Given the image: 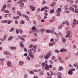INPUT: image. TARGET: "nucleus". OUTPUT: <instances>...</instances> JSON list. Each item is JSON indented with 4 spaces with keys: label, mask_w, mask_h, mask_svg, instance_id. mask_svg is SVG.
Masks as SVG:
<instances>
[{
    "label": "nucleus",
    "mask_w": 78,
    "mask_h": 78,
    "mask_svg": "<svg viewBox=\"0 0 78 78\" xmlns=\"http://www.w3.org/2000/svg\"><path fill=\"white\" fill-rule=\"evenodd\" d=\"M50 56H51V51H49L48 53L47 54L46 56L44 57V59H47L50 57Z\"/></svg>",
    "instance_id": "obj_1"
},
{
    "label": "nucleus",
    "mask_w": 78,
    "mask_h": 78,
    "mask_svg": "<svg viewBox=\"0 0 78 78\" xmlns=\"http://www.w3.org/2000/svg\"><path fill=\"white\" fill-rule=\"evenodd\" d=\"M66 33L67 34L66 36V38L68 37H69V38H72V35H70L69 36V35H70L71 33V32L69 31H66Z\"/></svg>",
    "instance_id": "obj_2"
},
{
    "label": "nucleus",
    "mask_w": 78,
    "mask_h": 78,
    "mask_svg": "<svg viewBox=\"0 0 78 78\" xmlns=\"http://www.w3.org/2000/svg\"><path fill=\"white\" fill-rule=\"evenodd\" d=\"M56 12L58 13L56 15L57 16H60V13L59 12H61V8H58V10H57Z\"/></svg>",
    "instance_id": "obj_3"
},
{
    "label": "nucleus",
    "mask_w": 78,
    "mask_h": 78,
    "mask_svg": "<svg viewBox=\"0 0 78 78\" xmlns=\"http://www.w3.org/2000/svg\"><path fill=\"white\" fill-rule=\"evenodd\" d=\"M75 69H71L70 70H69V71L68 72V74L69 75H72V73H73V71H75Z\"/></svg>",
    "instance_id": "obj_4"
},
{
    "label": "nucleus",
    "mask_w": 78,
    "mask_h": 78,
    "mask_svg": "<svg viewBox=\"0 0 78 78\" xmlns=\"http://www.w3.org/2000/svg\"><path fill=\"white\" fill-rule=\"evenodd\" d=\"M17 14H18L19 16H20V17H22V16H24V14H21V12H20L19 11H17Z\"/></svg>",
    "instance_id": "obj_5"
},
{
    "label": "nucleus",
    "mask_w": 78,
    "mask_h": 78,
    "mask_svg": "<svg viewBox=\"0 0 78 78\" xmlns=\"http://www.w3.org/2000/svg\"><path fill=\"white\" fill-rule=\"evenodd\" d=\"M12 64H11V62L9 61H8L7 63V65L8 67H11V65Z\"/></svg>",
    "instance_id": "obj_6"
},
{
    "label": "nucleus",
    "mask_w": 78,
    "mask_h": 78,
    "mask_svg": "<svg viewBox=\"0 0 78 78\" xmlns=\"http://www.w3.org/2000/svg\"><path fill=\"white\" fill-rule=\"evenodd\" d=\"M45 66H46L45 69L46 70H49V67H48V66L47 65V64H45Z\"/></svg>",
    "instance_id": "obj_7"
},
{
    "label": "nucleus",
    "mask_w": 78,
    "mask_h": 78,
    "mask_svg": "<svg viewBox=\"0 0 78 78\" xmlns=\"http://www.w3.org/2000/svg\"><path fill=\"white\" fill-rule=\"evenodd\" d=\"M58 78H61V73L58 72Z\"/></svg>",
    "instance_id": "obj_8"
},
{
    "label": "nucleus",
    "mask_w": 78,
    "mask_h": 78,
    "mask_svg": "<svg viewBox=\"0 0 78 78\" xmlns=\"http://www.w3.org/2000/svg\"><path fill=\"white\" fill-rule=\"evenodd\" d=\"M63 67H62V66H59V69H58V71H60V72H61V70H63Z\"/></svg>",
    "instance_id": "obj_9"
},
{
    "label": "nucleus",
    "mask_w": 78,
    "mask_h": 78,
    "mask_svg": "<svg viewBox=\"0 0 78 78\" xmlns=\"http://www.w3.org/2000/svg\"><path fill=\"white\" fill-rule=\"evenodd\" d=\"M30 9H31V10L33 11H34V10L35 9V8L34 7H33V6L31 5L30 6Z\"/></svg>",
    "instance_id": "obj_10"
},
{
    "label": "nucleus",
    "mask_w": 78,
    "mask_h": 78,
    "mask_svg": "<svg viewBox=\"0 0 78 78\" xmlns=\"http://www.w3.org/2000/svg\"><path fill=\"white\" fill-rule=\"evenodd\" d=\"M18 37H19V38L20 39H21V40H24V42H25V40L24 39V38H23V37H22L20 36H18Z\"/></svg>",
    "instance_id": "obj_11"
},
{
    "label": "nucleus",
    "mask_w": 78,
    "mask_h": 78,
    "mask_svg": "<svg viewBox=\"0 0 78 78\" xmlns=\"http://www.w3.org/2000/svg\"><path fill=\"white\" fill-rule=\"evenodd\" d=\"M4 54H5V55H11V54H9V52L7 51L4 52Z\"/></svg>",
    "instance_id": "obj_12"
},
{
    "label": "nucleus",
    "mask_w": 78,
    "mask_h": 78,
    "mask_svg": "<svg viewBox=\"0 0 78 78\" xmlns=\"http://www.w3.org/2000/svg\"><path fill=\"white\" fill-rule=\"evenodd\" d=\"M29 56H30V57L31 58H34V55L33 54H29Z\"/></svg>",
    "instance_id": "obj_13"
},
{
    "label": "nucleus",
    "mask_w": 78,
    "mask_h": 78,
    "mask_svg": "<svg viewBox=\"0 0 78 78\" xmlns=\"http://www.w3.org/2000/svg\"><path fill=\"white\" fill-rule=\"evenodd\" d=\"M23 5H24V4L23 3H22V4L20 5V7H21L20 9H22L23 8Z\"/></svg>",
    "instance_id": "obj_14"
},
{
    "label": "nucleus",
    "mask_w": 78,
    "mask_h": 78,
    "mask_svg": "<svg viewBox=\"0 0 78 78\" xmlns=\"http://www.w3.org/2000/svg\"><path fill=\"white\" fill-rule=\"evenodd\" d=\"M19 18H20V16H16V17L15 16L13 17V18L14 19H19Z\"/></svg>",
    "instance_id": "obj_15"
},
{
    "label": "nucleus",
    "mask_w": 78,
    "mask_h": 78,
    "mask_svg": "<svg viewBox=\"0 0 78 78\" xmlns=\"http://www.w3.org/2000/svg\"><path fill=\"white\" fill-rule=\"evenodd\" d=\"M69 9L70 10H71H71L72 11H73V12H74V8H72V7H70L69 8Z\"/></svg>",
    "instance_id": "obj_16"
},
{
    "label": "nucleus",
    "mask_w": 78,
    "mask_h": 78,
    "mask_svg": "<svg viewBox=\"0 0 78 78\" xmlns=\"http://www.w3.org/2000/svg\"><path fill=\"white\" fill-rule=\"evenodd\" d=\"M28 53H29V54H32V53H33V52L31 51V50L30 49L28 50Z\"/></svg>",
    "instance_id": "obj_17"
},
{
    "label": "nucleus",
    "mask_w": 78,
    "mask_h": 78,
    "mask_svg": "<svg viewBox=\"0 0 78 78\" xmlns=\"http://www.w3.org/2000/svg\"><path fill=\"white\" fill-rule=\"evenodd\" d=\"M20 23L22 25H23V24H24L25 23V21L22 20L21 21Z\"/></svg>",
    "instance_id": "obj_18"
},
{
    "label": "nucleus",
    "mask_w": 78,
    "mask_h": 78,
    "mask_svg": "<svg viewBox=\"0 0 78 78\" xmlns=\"http://www.w3.org/2000/svg\"><path fill=\"white\" fill-rule=\"evenodd\" d=\"M55 2H53V3H52V4H51V6H55Z\"/></svg>",
    "instance_id": "obj_19"
},
{
    "label": "nucleus",
    "mask_w": 78,
    "mask_h": 78,
    "mask_svg": "<svg viewBox=\"0 0 78 78\" xmlns=\"http://www.w3.org/2000/svg\"><path fill=\"white\" fill-rule=\"evenodd\" d=\"M66 51V49H62L60 50L61 52H64V51Z\"/></svg>",
    "instance_id": "obj_20"
},
{
    "label": "nucleus",
    "mask_w": 78,
    "mask_h": 78,
    "mask_svg": "<svg viewBox=\"0 0 78 78\" xmlns=\"http://www.w3.org/2000/svg\"><path fill=\"white\" fill-rule=\"evenodd\" d=\"M55 11V10L54 9H52L51 10V11H50V13H53Z\"/></svg>",
    "instance_id": "obj_21"
},
{
    "label": "nucleus",
    "mask_w": 78,
    "mask_h": 78,
    "mask_svg": "<svg viewBox=\"0 0 78 78\" xmlns=\"http://www.w3.org/2000/svg\"><path fill=\"white\" fill-rule=\"evenodd\" d=\"M12 38H13V37H12V36H11L9 37V39H8V41H10L11 40V39H12Z\"/></svg>",
    "instance_id": "obj_22"
},
{
    "label": "nucleus",
    "mask_w": 78,
    "mask_h": 78,
    "mask_svg": "<svg viewBox=\"0 0 78 78\" xmlns=\"http://www.w3.org/2000/svg\"><path fill=\"white\" fill-rule=\"evenodd\" d=\"M62 41L64 43H65V42H66V39H65V38H63L62 39Z\"/></svg>",
    "instance_id": "obj_23"
},
{
    "label": "nucleus",
    "mask_w": 78,
    "mask_h": 78,
    "mask_svg": "<svg viewBox=\"0 0 78 78\" xmlns=\"http://www.w3.org/2000/svg\"><path fill=\"white\" fill-rule=\"evenodd\" d=\"M11 49H12V50H16V48L14 47H10Z\"/></svg>",
    "instance_id": "obj_24"
},
{
    "label": "nucleus",
    "mask_w": 78,
    "mask_h": 78,
    "mask_svg": "<svg viewBox=\"0 0 78 78\" xmlns=\"http://www.w3.org/2000/svg\"><path fill=\"white\" fill-rule=\"evenodd\" d=\"M36 31V30H31V31H30L29 32V33L30 34H32V33H33L34 31Z\"/></svg>",
    "instance_id": "obj_25"
},
{
    "label": "nucleus",
    "mask_w": 78,
    "mask_h": 78,
    "mask_svg": "<svg viewBox=\"0 0 78 78\" xmlns=\"http://www.w3.org/2000/svg\"><path fill=\"white\" fill-rule=\"evenodd\" d=\"M20 47H23V43H22L20 42Z\"/></svg>",
    "instance_id": "obj_26"
},
{
    "label": "nucleus",
    "mask_w": 78,
    "mask_h": 78,
    "mask_svg": "<svg viewBox=\"0 0 78 78\" xmlns=\"http://www.w3.org/2000/svg\"><path fill=\"white\" fill-rule=\"evenodd\" d=\"M55 53H59L60 52V51L57 49H55Z\"/></svg>",
    "instance_id": "obj_27"
},
{
    "label": "nucleus",
    "mask_w": 78,
    "mask_h": 78,
    "mask_svg": "<svg viewBox=\"0 0 78 78\" xmlns=\"http://www.w3.org/2000/svg\"><path fill=\"white\" fill-rule=\"evenodd\" d=\"M8 24H10V23L12 22V20H8Z\"/></svg>",
    "instance_id": "obj_28"
},
{
    "label": "nucleus",
    "mask_w": 78,
    "mask_h": 78,
    "mask_svg": "<svg viewBox=\"0 0 78 78\" xmlns=\"http://www.w3.org/2000/svg\"><path fill=\"white\" fill-rule=\"evenodd\" d=\"M50 33H52L53 34H54L55 32H54V31H53V30H50Z\"/></svg>",
    "instance_id": "obj_29"
},
{
    "label": "nucleus",
    "mask_w": 78,
    "mask_h": 78,
    "mask_svg": "<svg viewBox=\"0 0 78 78\" xmlns=\"http://www.w3.org/2000/svg\"><path fill=\"white\" fill-rule=\"evenodd\" d=\"M23 64V62L22 61H20L19 62V64L20 65H22V64Z\"/></svg>",
    "instance_id": "obj_30"
},
{
    "label": "nucleus",
    "mask_w": 78,
    "mask_h": 78,
    "mask_svg": "<svg viewBox=\"0 0 78 78\" xmlns=\"http://www.w3.org/2000/svg\"><path fill=\"white\" fill-rule=\"evenodd\" d=\"M4 12L5 13H9V12L8 10H5Z\"/></svg>",
    "instance_id": "obj_31"
},
{
    "label": "nucleus",
    "mask_w": 78,
    "mask_h": 78,
    "mask_svg": "<svg viewBox=\"0 0 78 78\" xmlns=\"http://www.w3.org/2000/svg\"><path fill=\"white\" fill-rule=\"evenodd\" d=\"M19 31L20 33H22V30L21 29H19Z\"/></svg>",
    "instance_id": "obj_32"
},
{
    "label": "nucleus",
    "mask_w": 78,
    "mask_h": 78,
    "mask_svg": "<svg viewBox=\"0 0 78 78\" xmlns=\"http://www.w3.org/2000/svg\"><path fill=\"white\" fill-rule=\"evenodd\" d=\"M44 31H45V30H44V29H41V33H43V32H44Z\"/></svg>",
    "instance_id": "obj_33"
},
{
    "label": "nucleus",
    "mask_w": 78,
    "mask_h": 78,
    "mask_svg": "<svg viewBox=\"0 0 78 78\" xmlns=\"http://www.w3.org/2000/svg\"><path fill=\"white\" fill-rule=\"evenodd\" d=\"M14 28L12 27L10 30V32H11V31H14Z\"/></svg>",
    "instance_id": "obj_34"
},
{
    "label": "nucleus",
    "mask_w": 78,
    "mask_h": 78,
    "mask_svg": "<svg viewBox=\"0 0 78 78\" xmlns=\"http://www.w3.org/2000/svg\"><path fill=\"white\" fill-rule=\"evenodd\" d=\"M23 2H27V0H21V2H20V3H22Z\"/></svg>",
    "instance_id": "obj_35"
},
{
    "label": "nucleus",
    "mask_w": 78,
    "mask_h": 78,
    "mask_svg": "<svg viewBox=\"0 0 78 78\" xmlns=\"http://www.w3.org/2000/svg\"><path fill=\"white\" fill-rule=\"evenodd\" d=\"M37 41V39L36 38L35 39H32L31 41Z\"/></svg>",
    "instance_id": "obj_36"
},
{
    "label": "nucleus",
    "mask_w": 78,
    "mask_h": 78,
    "mask_svg": "<svg viewBox=\"0 0 78 78\" xmlns=\"http://www.w3.org/2000/svg\"><path fill=\"white\" fill-rule=\"evenodd\" d=\"M75 12L76 13H78V9H76L75 10Z\"/></svg>",
    "instance_id": "obj_37"
},
{
    "label": "nucleus",
    "mask_w": 78,
    "mask_h": 78,
    "mask_svg": "<svg viewBox=\"0 0 78 78\" xmlns=\"http://www.w3.org/2000/svg\"><path fill=\"white\" fill-rule=\"evenodd\" d=\"M0 61H5V58L0 59Z\"/></svg>",
    "instance_id": "obj_38"
},
{
    "label": "nucleus",
    "mask_w": 78,
    "mask_h": 78,
    "mask_svg": "<svg viewBox=\"0 0 78 78\" xmlns=\"http://www.w3.org/2000/svg\"><path fill=\"white\" fill-rule=\"evenodd\" d=\"M42 66H43V67H44V66H45V63L43 62L41 64Z\"/></svg>",
    "instance_id": "obj_39"
},
{
    "label": "nucleus",
    "mask_w": 78,
    "mask_h": 78,
    "mask_svg": "<svg viewBox=\"0 0 78 78\" xmlns=\"http://www.w3.org/2000/svg\"><path fill=\"white\" fill-rule=\"evenodd\" d=\"M45 8H43L42 9H41V11H44V10H45Z\"/></svg>",
    "instance_id": "obj_40"
},
{
    "label": "nucleus",
    "mask_w": 78,
    "mask_h": 78,
    "mask_svg": "<svg viewBox=\"0 0 78 78\" xmlns=\"http://www.w3.org/2000/svg\"><path fill=\"white\" fill-rule=\"evenodd\" d=\"M6 37H7V36L6 35H5L4 37V40H5V39L6 38Z\"/></svg>",
    "instance_id": "obj_41"
},
{
    "label": "nucleus",
    "mask_w": 78,
    "mask_h": 78,
    "mask_svg": "<svg viewBox=\"0 0 78 78\" xmlns=\"http://www.w3.org/2000/svg\"><path fill=\"white\" fill-rule=\"evenodd\" d=\"M33 23L34 24H35V25H36L37 24V23H36V21L34 20L33 21Z\"/></svg>",
    "instance_id": "obj_42"
},
{
    "label": "nucleus",
    "mask_w": 78,
    "mask_h": 78,
    "mask_svg": "<svg viewBox=\"0 0 78 78\" xmlns=\"http://www.w3.org/2000/svg\"><path fill=\"white\" fill-rule=\"evenodd\" d=\"M55 56H52V60H54V59H55Z\"/></svg>",
    "instance_id": "obj_43"
},
{
    "label": "nucleus",
    "mask_w": 78,
    "mask_h": 78,
    "mask_svg": "<svg viewBox=\"0 0 78 78\" xmlns=\"http://www.w3.org/2000/svg\"><path fill=\"white\" fill-rule=\"evenodd\" d=\"M58 34H59V35H60V36H62V34L61 33H58Z\"/></svg>",
    "instance_id": "obj_44"
},
{
    "label": "nucleus",
    "mask_w": 78,
    "mask_h": 78,
    "mask_svg": "<svg viewBox=\"0 0 78 78\" xmlns=\"http://www.w3.org/2000/svg\"><path fill=\"white\" fill-rule=\"evenodd\" d=\"M6 5H4L3 7V9H5V8H6Z\"/></svg>",
    "instance_id": "obj_45"
},
{
    "label": "nucleus",
    "mask_w": 78,
    "mask_h": 78,
    "mask_svg": "<svg viewBox=\"0 0 78 78\" xmlns=\"http://www.w3.org/2000/svg\"><path fill=\"white\" fill-rule=\"evenodd\" d=\"M53 45V44L51 43H50L49 44V46H52Z\"/></svg>",
    "instance_id": "obj_46"
},
{
    "label": "nucleus",
    "mask_w": 78,
    "mask_h": 78,
    "mask_svg": "<svg viewBox=\"0 0 78 78\" xmlns=\"http://www.w3.org/2000/svg\"><path fill=\"white\" fill-rule=\"evenodd\" d=\"M49 67L50 68H52V67H53V66L51 65H49Z\"/></svg>",
    "instance_id": "obj_47"
},
{
    "label": "nucleus",
    "mask_w": 78,
    "mask_h": 78,
    "mask_svg": "<svg viewBox=\"0 0 78 78\" xmlns=\"http://www.w3.org/2000/svg\"><path fill=\"white\" fill-rule=\"evenodd\" d=\"M46 3V2H45V1H43V2H42V5H44Z\"/></svg>",
    "instance_id": "obj_48"
},
{
    "label": "nucleus",
    "mask_w": 78,
    "mask_h": 78,
    "mask_svg": "<svg viewBox=\"0 0 78 78\" xmlns=\"http://www.w3.org/2000/svg\"><path fill=\"white\" fill-rule=\"evenodd\" d=\"M27 59H28V60H30V57L27 56Z\"/></svg>",
    "instance_id": "obj_49"
},
{
    "label": "nucleus",
    "mask_w": 78,
    "mask_h": 78,
    "mask_svg": "<svg viewBox=\"0 0 78 78\" xmlns=\"http://www.w3.org/2000/svg\"><path fill=\"white\" fill-rule=\"evenodd\" d=\"M30 73L32 74H34V72L33 71H30Z\"/></svg>",
    "instance_id": "obj_50"
},
{
    "label": "nucleus",
    "mask_w": 78,
    "mask_h": 78,
    "mask_svg": "<svg viewBox=\"0 0 78 78\" xmlns=\"http://www.w3.org/2000/svg\"><path fill=\"white\" fill-rule=\"evenodd\" d=\"M32 30H36V27H34L32 28Z\"/></svg>",
    "instance_id": "obj_51"
},
{
    "label": "nucleus",
    "mask_w": 78,
    "mask_h": 78,
    "mask_svg": "<svg viewBox=\"0 0 78 78\" xmlns=\"http://www.w3.org/2000/svg\"><path fill=\"white\" fill-rule=\"evenodd\" d=\"M33 44H30L29 46V48H31L32 47H33Z\"/></svg>",
    "instance_id": "obj_52"
},
{
    "label": "nucleus",
    "mask_w": 78,
    "mask_h": 78,
    "mask_svg": "<svg viewBox=\"0 0 78 78\" xmlns=\"http://www.w3.org/2000/svg\"><path fill=\"white\" fill-rule=\"evenodd\" d=\"M54 41V39L53 38H51L50 40V42H53Z\"/></svg>",
    "instance_id": "obj_53"
},
{
    "label": "nucleus",
    "mask_w": 78,
    "mask_h": 78,
    "mask_svg": "<svg viewBox=\"0 0 78 78\" xmlns=\"http://www.w3.org/2000/svg\"><path fill=\"white\" fill-rule=\"evenodd\" d=\"M16 33H17V34H18V33H19V30L18 29H16Z\"/></svg>",
    "instance_id": "obj_54"
},
{
    "label": "nucleus",
    "mask_w": 78,
    "mask_h": 78,
    "mask_svg": "<svg viewBox=\"0 0 78 78\" xmlns=\"http://www.w3.org/2000/svg\"><path fill=\"white\" fill-rule=\"evenodd\" d=\"M46 33H50V30H48L46 31Z\"/></svg>",
    "instance_id": "obj_55"
},
{
    "label": "nucleus",
    "mask_w": 78,
    "mask_h": 78,
    "mask_svg": "<svg viewBox=\"0 0 78 78\" xmlns=\"http://www.w3.org/2000/svg\"><path fill=\"white\" fill-rule=\"evenodd\" d=\"M70 3H71V4H72V3H73V0H71L70 1Z\"/></svg>",
    "instance_id": "obj_56"
},
{
    "label": "nucleus",
    "mask_w": 78,
    "mask_h": 78,
    "mask_svg": "<svg viewBox=\"0 0 78 78\" xmlns=\"http://www.w3.org/2000/svg\"><path fill=\"white\" fill-rule=\"evenodd\" d=\"M75 3H76V4H77V3H78V0H76V1H75Z\"/></svg>",
    "instance_id": "obj_57"
},
{
    "label": "nucleus",
    "mask_w": 78,
    "mask_h": 78,
    "mask_svg": "<svg viewBox=\"0 0 78 78\" xmlns=\"http://www.w3.org/2000/svg\"><path fill=\"white\" fill-rule=\"evenodd\" d=\"M23 55L24 56H27V53H25L24 55Z\"/></svg>",
    "instance_id": "obj_58"
},
{
    "label": "nucleus",
    "mask_w": 78,
    "mask_h": 78,
    "mask_svg": "<svg viewBox=\"0 0 78 78\" xmlns=\"http://www.w3.org/2000/svg\"><path fill=\"white\" fill-rule=\"evenodd\" d=\"M24 51H26V52H27V51H27V49H26V48H24Z\"/></svg>",
    "instance_id": "obj_59"
},
{
    "label": "nucleus",
    "mask_w": 78,
    "mask_h": 78,
    "mask_svg": "<svg viewBox=\"0 0 78 78\" xmlns=\"http://www.w3.org/2000/svg\"><path fill=\"white\" fill-rule=\"evenodd\" d=\"M47 16H44V19H47Z\"/></svg>",
    "instance_id": "obj_60"
},
{
    "label": "nucleus",
    "mask_w": 78,
    "mask_h": 78,
    "mask_svg": "<svg viewBox=\"0 0 78 78\" xmlns=\"http://www.w3.org/2000/svg\"><path fill=\"white\" fill-rule=\"evenodd\" d=\"M7 8H9V7H10V5L9 4H8L7 5Z\"/></svg>",
    "instance_id": "obj_61"
},
{
    "label": "nucleus",
    "mask_w": 78,
    "mask_h": 78,
    "mask_svg": "<svg viewBox=\"0 0 78 78\" xmlns=\"http://www.w3.org/2000/svg\"><path fill=\"white\" fill-rule=\"evenodd\" d=\"M74 66H75V67H76L77 66V63H76V64H74L73 65Z\"/></svg>",
    "instance_id": "obj_62"
},
{
    "label": "nucleus",
    "mask_w": 78,
    "mask_h": 78,
    "mask_svg": "<svg viewBox=\"0 0 78 78\" xmlns=\"http://www.w3.org/2000/svg\"><path fill=\"white\" fill-rule=\"evenodd\" d=\"M67 21H66V22H63L62 23H63V24H66L67 23Z\"/></svg>",
    "instance_id": "obj_63"
},
{
    "label": "nucleus",
    "mask_w": 78,
    "mask_h": 78,
    "mask_svg": "<svg viewBox=\"0 0 78 78\" xmlns=\"http://www.w3.org/2000/svg\"><path fill=\"white\" fill-rule=\"evenodd\" d=\"M37 46L36 45L34 46L33 47V48H36Z\"/></svg>",
    "instance_id": "obj_64"
}]
</instances>
